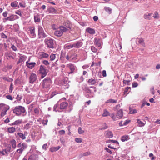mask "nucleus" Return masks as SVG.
I'll return each instance as SVG.
<instances>
[{"label": "nucleus", "mask_w": 160, "mask_h": 160, "mask_svg": "<svg viewBox=\"0 0 160 160\" xmlns=\"http://www.w3.org/2000/svg\"><path fill=\"white\" fill-rule=\"evenodd\" d=\"M24 149L23 148H20L17 149L14 153V157L15 159L18 160L21 155Z\"/></svg>", "instance_id": "obj_8"}, {"label": "nucleus", "mask_w": 160, "mask_h": 160, "mask_svg": "<svg viewBox=\"0 0 160 160\" xmlns=\"http://www.w3.org/2000/svg\"><path fill=\"white\" fill-rule=\"evenodd\" d=\"M67 30L66 28L63 26H60L57 28L54 32V35L58 37L61 36L63 32H66Z\"/></svg>", "instance_id": "obj_2"}, {"label": "nucleus", "mask_w": 160, "mask_h": 160, "mask_svg": "<svg viewBox=\"0 0 160 160\" xmlns=\"http://www.w3.org/2000/svg\"><path fill=\"white\" fill-rule=\"evenodd\" d=\"M50 57L51 61H53L55 58L56 55L54 54H51Z\"/></svg>", "instance_id": "obj_52"}, {"label": "nucleus", "mask_w": 160, "mask_h": 160, "mask_svg": "<svg viewBox=\"0 0 160 160\" xmlns=\"http://www.w3.org/2000/svg\"><path fill=\"white\" fill-rule=\"evenodd\" d=\"M60 148V146H58L54 147H52L50 148V151L52 152H53L58 151Z\"/></svg>", "instance_id": "obj_38"}, {"label": "nucleus", "mask_w": 160, "mask_h": 160, "mask_svg": "<svg viewBox=\"0 0 160 160\" xmlns=\"http://www.w3.org/2000/svg\"><path fill=\"white\" fill-rule=\"evenodd\" d=\"M39 73L41 74V78L42 79L45 77L47 74V70L46 69L44 66L41 65L39 70Z\"/></svg>", "instance_id": "obj_6"}, {"label": "nucleus", "mask_w": 160, "mask_h": 160, "mask_svg": "<svg viewBox=\"0 0 160 160\" xmlns=\"http://www.w3.org/2000/svg\"><path fill=\"white\" fill-rule=\"evenodd\" d=\"M86 31L87 32L91 34H94L95 33V31L94 29L88 27L86 29Z\"/></svg>", "instance_id": "obj_16"}, {"label": "nucleus", "mask_w": 160, "mask_h": 160, "mask_svg": "<svg viewBox=\"0 0 160 160\" xmlns=\"http://www.w3.org/2000/svg\"><path fill=\"white\" fill-rule=\"evenodd\" d=\"M136 42L143 46H144V43L143 39L142 38H138L137 39Z\"/></svg>", "instance_id": "obj_33"}, {"label": "nucleus", "mask_w": 160, "mask_h": 160, "mask_svg": "<svg viewBox=\"0 0 160 160\" xmlns=\"http://www.w3.org/2000/svg\"><path fill=\"white\" fill-rule=\"evenodd\" d=\"M94 44L98 47L101 46V44L100 42V39L98 38H94Z\"/></svg>", "instance_id": "obj_20"}, {"label": "nucleus", "mask_w": 160, "mask_h": 160, "mask_svg": "<svg viewBox=\"0 0 160 160\" xmlns=\"http://www.w3.org/2000/svg\"><path fill=\"white\" fill-rule=\"evenodd\" d=\"M37 79V75L36 74L32 73L29 78V82L33 83Z\"/></svg>", "instance_id": "obj_9"}, {"label": "nucleus", "mask_w": 160, "mask_h": 160, "mask_svg": "<svg viewBox=\"0 0 160 160\" xmlns=\"http://www.w3.org/2000/svg\"><path fill=\"white\" fill-rule=\"evenodd\" d=\"M42 63L46 65H48L50 64L48 61L47 60H44L43 61Z\"/></svg>", "instance_id": "obj_60"}, {"label": "nucleus", "mask_w": 160, "mask_h": 160, "mask_svg": "<svg viewBox=\"0 0 160 160\" xmlns=\"http://www.w3.org/2000/svg\"><path fill=\"white\" fill-rule=\"evenodd\" d=\"M90 152L89 151H88L82 153H81V155L82 156H87L90 155Z\"/></svg>", "instance_id": "obj_49"}, {"label": "nucleus", "mask_w": 160, "mask_h": 160, "mask_svg": "<svg viewBox=\"0 0 160 160\" xmlns=\"http://www.w3.org/2000/svg\"><path fill=\"white\" fill-rule=\"evenodd\" d=\"M88 83L90 85H94L96 82V80L95 78H91L88 79Z\"/></svg>", "instance_id": "obj_27"}, {"label": "nucleus", "mask_w": 160, "mask_h": 160, "mask_svg": "<svg viewBox=\"0 0 160 160\" xmlns=\"http://www.w3.org/2000/svg\"><path fill=\"white\" fill-rule=\"evenodd\" d=\"M30 37L32 38H34L36 37V34L35 33V28L34 27H31L29 28Z\"/></svg>", "instance_id": "obj_11"}, {"label": "nucleus", "mask_w": 160, "mask_h": 160, "mask_svg": "<svg viewBox=\"0 0 160 160\" xmlns=\"http://www.w3.org/2000/svg\"><path fill=\"white\" fill-rule=\"evenodd\" d=\"M67 67L69 68L71 71L70 73H72L73 72L76 68V66L74 64L72 63L68 64L67 65Z\"/></svg>", "instance_id": "obj_10"}, {"label": "nucleus", "mask_w": 160, "mask_h": 160, "mask_svg": "<svg viewBox=\"0 0 160 160\" xmlns=\"http://www.w3.org/2000/svg\"><path fill=\"white\" fill-rule=\"evenodd\" d=\"M105 10L108 13L110 14L112 12V9L109 7H105Z\"/></svg>", "instance_id": "obj_42"}, {"label": "nucleus", "mask_w": 160, "mask_h": 160, "mask_svg": "<svg viewBox=\"0 0 160 160\" xmlns=\"http://www.w3.org/2000/svg\"><path fill=\"white\" fill-rule=\"evenodd\" d=\"M22 120L21 119H18L15 121L14 122L10 124V125H18L22 123Z\"/></svg>", "instance_id": "obj_23"}, {"label": "nucleus", "mask_w": 160, "mask_h": 160, "mask_svg": "<svg viewBox=\"0 0 160 160\" xmlns=\"http://www.w3.org/2000/svg\"><path fill=\"white\" fill-rule=\"evenodd\" d=\"M64 2V4L68 6H70V3L69 2L70 0H62Z\"/></svg>", "instance_id": "obj_45"}, {"label": "nucleus", "mask_w": 160, "mask_h": 160, "mask_svg": "<svg viewBox=\"0 0 160 160\" xmlns=\"http://www.w3.org/2000/svg\"><path fill=\"white\" fill-rule=\"evenodd\" d=\"M106 102H112L116 103L117 102V101L116 100L110 99L108 100Z\"/></svg>", "instance_id": "obj_50"}, {"label": "nucleus", "mask_w": 160, "mask_h": 160, "mask_svg": "<svg viewBox=\"0 0 160 160\" xmlns=\"http://www.w3.org/2000/svg\"><path fill=\"white\" fill-rule=\"evenodd\" d=\"M70 58H71V61L72 60H76L77 58V54L74 53L72 55H70Z\"/></svg>", "instance_id": "obj_31"}, {"label": "nucleus", "mask_w": 160, "mask_h": 160, "mask_svg": "<svg viewBox=\"0 0 160 160\" xmlns=\"http://www.w3.org/2000/svg\"><path fill=\"white\" fill-rule=\"evenodd\" d=\"M29 60L30 59L28 60L26 62V65L29 68L32 69L34 67L36 64V63L35 62H28Z\"/></svg>", "instance_id": "obj_13"}, {"label": "nucleus", "mask_w": 160, "mask_h": 160, "mask_svg": "<svg viewBox=\"0 0 160 160\" xmlns=\"http://www.w3.org/2000/svg\"><path fill=\"white\" fill-rule=\"evenodd\" d=\"M152 13H149L148 15H145L144 16V18L145 19H150V17L152 16Z\"/></svg>", "instance_id": "obj_47"}, {"label": "nucleus", "mask_w": 160, "mask_h": 160, "mask_svg": "<svg viewBox=\"0 0 160 160\" xmlns=\"http://www.w3.org/2000/svg\"><path fill=\"white\" fill-rule=\"evenodd\" d=\"M34 21L35 22H38L40 21V19L39 15L38 14H36L34 16Z\"/></svg>", "instance_id": "obj_32"}, {"label": "nucleus", "mask_w": 160, "mask_h": 160, "mask_svg": "<svg viewBox=\"0 0 160 160\" xmlns=\"http://www.w3.org/2000/svg\"><path fill=\"white\" fill-rule=\"evenodd\" d=\"M59 104L58 102L55 104L53 107V110L56 112H61L60 109L59 108Z\"/></svg>", "instance_id": "obj_19"}, {"label": "nucleus", "mask_w": 160, "mask_h": 160, "mask_svg": "<svg viewBox=\"0 0 160 160\" xmlns=\"http://www.w3.org/2000/svg\"><path fill=\"white\" fill-rule=\"evenodd\" d=\"M103 117H107L110 115V113L106 109L104 110L103 112L102 115Z\"/></svg>", "instance_id": "obj_35"}, {"label": "nucleus", "mask_w": 160, "mask_h": 160, "mask_svg": "<svg viewBox=\"0 0 160 160\" xmlns=\"http://www.w3.org/2000/svg\"><path fill=\"white\" fill-rule=\"evenodd\" d=\"M153 17L155 19H158L159 18V16L157 11H155L154 12Z\"/></svg>", "instance_id": "obj_44"}, {"label": "nucleus", "mask_w": 160, "mask_h": 160, "mask_svg": "<svg viewBox=\"0 0 160 160\" xmlns=\"http://www.w3.org/2000/svg\"><path fill=\"white\" fill-rule=\"evenodd\" d=\"M13 84L12 83L10 86L9 88V92L10 93H11L13 89Z\"/></svg>", "instance_id": "obj_55"}, {"label": "nucleus", "mask_w": 160, "mask_h": 160, "mask_svg": "<svg viewBox=\"0 0 160 160\" xmlns=\"http://www.w3.org/2000/svg\"><path fill=\"white\" fill-rule=\"evenodd\" d=\"M65 48L67 49H70V48H74V44H70V45H66L65 46Z\"/></svg>", "instance_id": "obj_46"}, {"label": "nucleus", "mask_w": 160, "mask_h": 160, "mask_svg": "<svg viewBox=\"0 0 160 160\" xmlns=\"http://www.w3.org/2000/svg\"><path fill=\"white\" fill-rule=\"evenodd\" d=\"M64 25L68 28H70L71 22L70 21H67L63 23Z\"/></svg>", "instance_id": "obj_36"}, {"label": "nucleus", "mask_w": 160, "mask_h": 160, "mask_svg": "<svg viewBox=\"0 0 160 160\" xmlns=\"http://www.w3.org/2000/svg\"><path fill=\"white\" fill-rule=\"evenodd\" d=\"M11 48L12 49V50L14 51H16L17 50V48L16 47L13 45H12L11 47Z\"/></svg>", "instance_id": "obj_64"}, {"label": "nucleus", "mask_w": 160, "mask_h": 160, "mask_svg": "<svg viewBox=\"0 0 160 160\" xmlns=\"http://www.w3.org/2000/svg\"><path fill=\"white\" fill-rule=\"evenodd\" d=\"M9 109V106L3 103L0 104V110H2L0 115L3 117L7 114V112Z\"/></svg>", "instance_id": "obj_3"}, {"label": "nucleus", "mask_w": 160, "mask_h": 160, "mask_svg": "<svg viewBox=\"0 0 160 160\" xmlns=\"http://www.w3.org/2000/svg\"><path fill=\"white\" fill-rule=\"evenodd\" d=\"M10 143L11 145L12 148L15 149L16 147V142L14 139H12L10 141Z\"/></svg>", "instance_id": "obj_24"}, {"label": "nucleus", "mask_w": 160, "mask_h": 160, "mask_svg": "<svg viewBox=\"0 0 160 160\" xmlns=\"http://www.w3.org/2000/svg\"><path fill=\"white\" fill-rule=\"evenodd\" d=\"M16 130V128L14 127H11L8 128V131L10 133H12Z\"/></svg>", "instance_id": "obj_34"}, {"label": "nucleus", "mask_w": 160, "mask_h": 160, "mask_svg": "<svg viewBox=\"0 0 160 160\" xmlns=\"http://www.w3.org/2000/svg\"><path fill=\"white\" fill-rule=\"evenodd\" d=\"M84 131L82 129L81 127H79L78 128V132L79 134H82L84 132Z\"/></svg>", "instance_id": "obj_59"}, {"label": "nucleus", "mask_w": 160, "mask_h": 160, "mask_svg": "<svg viewBox=\"0 0 160 160\" xmlns=\"http://www.w3.org/2000/svg\"><path fill=\"white\" fill-rule=\"evenodd\" d=\"M38 35L39 38H41L42 37L45 38L48 36V35L44 32L42 28L40 26H38Z\"/></svg>", "instance_id": "obj_7"}, {"label": "nucleus", "mask_w": 160, "mask_h": 160, "mask_svg": "<svg viewBox=\"0 0 160 160\" xmlns=\"http://www.w3.org/2000/svg\"><path fill=\"white\" fill-rule=\"evenodd\" d=\"M132 87L135 88L138 86V83L136 82H134L132 83Z\"/></svg>", "instance_id": "obj_63"}, {"label": "nucleus", "mask_w": 160, "mask_h": 160, "mask_svg": "<svg viewBox=\"0 0 160 160\" xmlns=\"http://www.w3.org/2000/svg\"><path fill=\"white\" fill-rule=\"evenodd\" d=\"M58 132L60 135H64L65 133V131L64 130H62L59 131Z\"/></svg>", "instance_id": "obj_61"}, {"label": "nucleus", "mask_w": 160, "mask_h": 160, "mask_svg": "<svg viewBox=\"0 0 160 160\" xmlns=\"http://www.w3.org/2000/svg\"><path fill=\"white\" fill-rule=\"evenodd\" d=\"M27 133V132H25L24 134H23L21 132H19L18 133V135L19 136L22 140H24L26 138L25 133Z\"/></svg>", "instance_id": "obj_26"}, {"label": "nucleus", "mask_w": 160, "mask_h": 160, "mask_svg": "<svg viewBox=\"0 0 160 160\" xmlns=\"http://www.w3.org/2000/svg\"><path fill=\"white\" fill-rule=\"evenodd\" d=\"M13 112L18 116H24L27 114L25 108L21 106L15 107L13 110Z\"/></svg>", "instance_id": "obj_1"}, {"label": "nucleus", "mask_w": 160, "mask_h": 160, "mask_svg": "<svg viewBox=\"0 0 160 160\" xmlns=\"http://www.w3.org/2000/svg\"><path fill=\"white\" fill-rule=\"evenodd\" d=\"M73 44L74 48H78L82 46L83 45V43L82 42L79 41Z\"/></svg>", "instance_id": "obj_18"}, {"label": "nucleus", "mask_w": 160, "mask_h": 160, "mask_svg": "<svg viewBox=\"0 0 160 160\" xmlns=\"http://www.w3.org/2000/svg\"><path fill=\"white\" fill-rule=\"evenodd\" d=\"M15 13L19 15L21 17L22 16V12L20 10H18L15 12Z\"/></svg>", "instance_id": "obj_62"}, {"label": "nucleus", "mask_w": 160, "mask_h": 160, "mask_svg": "<svg viewBox=\"0 0 160 160\" xmlns=\"http://www.w3.org/2000/svg\"><path fill=\"white\" fill-rule=\"evenodd\" d=\"M91 49L92 51L94 52H96L97 51V49L93 46H91Z\"/></svg>", "instance_id": "obj_56"}, {"label": "nucleus", "mask_w": 160, "mask_h": 160, "mask_svg": "<svg viewBox=\"0 0 160 160\" xmlns=\"http://www.w3.org/2000/svg\"><path fill=\"white\" fill-rule=\"evenodd\" d=\"M17 147L18 148H23L24 149V148H26V146H25V145L24 143L21 144V143H19L18 144Z\"/></svg>", "instance_id": "obj_40"}, {"label": "nucleus", "mask_w": 160, "mask_h": 160, "mask_svg": "<svg viewBox=\"0 0 160 160\" xmlns=\"http://www.w3.org/2000/svg\"><path fill=\"white\" fill-rule=\"evenodd\" d=\"M68 103L66 102H63L59 104V108L61 110L66 108L68 106Z\"/></svg>", "instance_id": "obj_14"}, {"label": "nucleus", "mask_w": 160, "mask_h": 160, "mask_svg": "<svg viewBox=\"0 0 160 160\" xmlns=\"http://www.w3.org/2000/svg\"><path fill=\"white\" fill-rule=\"evenodd\" d=\"M26 57L25 56H22L20 57V58L18 60V63L22 62L24 60Z\"/></svg>", "instance_id": "obj_41"}, {"label": "nucleus", "mask_w": 160, "mask_h": 160, "mask_svg": "<svg viewBox=\"0 0 160 160\" xmlns=\"http://www.w3.org/2000/svg\"><path fill=\"white\" fill-rule=\"evenodd\" d=\"M129 136H123L121 138V140L122 142H124L125 141L128 140L129 139Z\"/></svg>", "instance_id": "obj_37"}, {"label": "nucleus", "mask_w": 160, "mask_h": 160, "mask_svg": "<svg viewBox=\"0 0 160 160\" xmlns=\"http://www.w3.org/2000/svg\"><path fill=\"white\" fill-rule=\"evenodd\" d=\"M5 19L7 21H13L15 20V18L14 15H12L5 18Z\"/></svg>", "instance_id": "obj_29"}, {"label": "nucleus", "mask_w": 160, "mask_h": 160, "mask_svg": "<svg viewBox=\"0 0 160 160\" xmlns=\"http://www.w3.org/2000/svg\"><path fill=\"white\" fill-rule=\"evenodd\" d=\"M110 116H111V118H112V119H113V120L114 121H115L117 120V117H116V116H115L114 113H112L110 115Z\"/></svg>", "instance_id": "obj_43"}, {"label": "nucleus", "mask_w": 160, "mask_h": 160, "mask_svg": "<svg viewBox=\"0 0 160 160\" xmlns=\"http://www.w3.org/2000/svg\"><path fill=\"white\" fill-rule=\"evenodd\" d=\"M137 122L138 124V126L140 127H142L144 126L146 122L144 121L145 123L142 122L140 119H137Z\"/></svg>", "instance_id": "obj_25"}, {"label": "nucleus", "mask_w": 160, "mask_h": 160, "mask_svg": "<svg viewBox=\"0 0 160 160\" xmlns=\"http://www.w3.org/2000/svg\"><path fill=\"white\" fill-rule=\"evenodd\" d=\"M34 112L36 115H38L39 113V109L36 108L34 109Z\"/></svg>", "instance_id": "obj_58"}, {"label": "nucleus", "mask_w": 160, "mask_h": 160, "mask_svg": "<svg viewBox=\"0 0 160 160\" xmlns=\"http://www.w3.org/2000/svg\"><path fill=\"white\" fill-rule=\"evenodd\" d=\"M52 83V81L49 77L46 78L43 81L42 85L43 88L49 89Z\"/></svg>", "instance_id": "obj_4"}, {"label": "nucleus", "mask_w": 160, "mask_h": 160, "mask_svg": "<svg viewBox=\"0 0 160 160\" xmlns=\"http://www.w3.org/2000/svg\"><path fill=\"white\" fill-rule=\"evenodd\" d=\"M28 160H39V157L37 154H33L30 155L28 159Z\"/></svg>", "instance_id": "obj_12"}, {"label": "nucleus", "mask_w": 160, "mask_h": 160, "mask_svg": "<svg viewBox=\"0 0 160 160\" xmlns=\"http://www.w3.org/2000/svg\"><path fill=\"white\" fill-rule=\"evenodd\" d=\"M85 91H86V92L87 93V94H86L85 95H86V96L87 97H89V98H92V97H93V96L92 95H89L88 93V94H92V92H91V90L89 89V88H85Z\"/></svg>", "instance_id": "obj_15"}, {"label": "nucleus", "mask_w": 160, "mask_h": 160, "mask_svg": "<svg viewBox=\"0 0 160 160\" xmlns=\"http://www.w3.org/2000/svg\"><path fill=\"white\" fill-rule=\"evenodd\" d=\"M123 112L122 110L120 109L118 111L117 115V118L118 119L121 118L123 116Z\"/></svg>", "instance_id": "obj_21"}, {"label": "nucleus", "mask_w": 160, "mask_h": 160, "mask_svg": "<svg viewBox=\"0 0 160 160\" xmlns=\"http://www.w3.org/2000/svg\"><path fill=\"white\" fill-rule=\"evenodd\" d=\"M131 82V80L130 79L128 80H124L123 81V82L124 84H127L128 85H129L130 84V82Z\"/></svg>", "instance_id": "obj_48"}, {"label": "nucleus", "mask_w": 160, "mask_h": 160, "mask_svg": "<svg viewBox=\"0 0 160 160\" xmlns=\"http://www.w3.org/2000/svg\"><path fill=\"white\" fill-rule=\"evenodd\" d=\"M54 40L51 38H46L44 40V42L47 46L48 48H54Z\"/></svg>", "instance_id": "obj_5"}, {"label": "nucleus", "mask_w": 160, "mask_h": 160, "mask_svg": "<svg viewBox=\"0 0 160 160\" xmlns=\"http://www.w3.org/2000/svg\"><path fill=\"white\" fill-rule=\"evenodd\" d=\"M105 134L106 136L108 138H111L113 136L112 133L110 131H107L105 132Z\"/></svg>", "instance_id": "obj_28"}, {"label": "nucleus", "mask_w": 160, "mask_h": 160, "mask_svg": "<svg viewBox=\"0 0 160 160\" xmlns=\"http://www.w3.org/2000/svg\"><path fill=\"white\" fill-rule=\"evenodd\" d=\"M31 127V125L29 123H27L24 126V129L28 130Z\"/></svg>", "instance_id": "obj_51"}, {"label": "nucleus", "mask_w": 160, "mask_h": 160, "mask_svg": "<svg viewBox=\"0 0 160 160\" xmlns=\"http://www.w3.org/2000/svg\"><path fill=\"white\" fill-rule=\"evenodd\" d=\"M18 4L17 2L15 1L11 3V6L12 7H18Z\"/></svg>", "instance_id": "obj_39"}, {"label": "nucleus", "mask_w": 160, "mask_h": 160, "mask_svg": "<svg viewBox=\"0 0 160 160\" xmlns=\"http://www.w3.org/2000/svg\"><path fill=\"white\" fill-rule=\"evenodd\" d=\"M5 55L6 56L7 58L8 59L11 58H12L13 56L11 55H10L9 54H8L7 53H5Z\"/></svg>", "instance_id": "obj_57"}, {"label": "nucleus", "mask_w": 160, "mask_h": 160, "mask_svg": "<svg viewBox=\"0 0 160 160\" xmlns=\"http://www.w3.org/2000/svg\"><path fill=\"white\" fill-rule=\"evenodd\" d=\"M105 150L107 152L110 154H112L114 152L113 151L111 150L108 148H105Z\"/></svg>", "instance_id": "obj_54"}, {"label": "nucleus", "mask_w": 160, "mask_h": 160, "mask_svg": "<svg viewBox=\"0 0 160 160\" xmlns=\"http://www.w3.org/2000/svg\"><path fill=\"white\" fill-rule=\"evenodd\" d=\"M75 141L76 142L78 143H81L82 142V140L81 138H75Z\"/></svg>", "instance_id": "obj_53"}, {"label": "nucleus", "mask_w": 160, "mask_h": 160, "mask_svg": "<svg viewBox=\"0 0 160 160\" xmlns=\"http://www.w3.org/2000/svg\"><path fill=\"white\" fill-rule=\"evenodd\" d=\"M49 56V55L44 52H42L40 54L39 57L41 59L43 58H47Z\"/></svg>", "instance_id": "obj_17"}, {"label": "nucleus", "mask_w": 160, "mask_h": 160, "mask_svg": "<svg viewBox=\"0 0 160 160\" xmlns=\"http://www.w3.org/2000/svg\"><path fill=\"white\" fill-rule=\"evenodd\" d=\"M48 11L50 13H56L57 12V10L52 7L48 9Z\"/></svg>", "instance_id": "obj_22"}, {"label": "nucleus", "mask_w": 160, "mask_h": 160, "mask_svg": "<svg viewBox=\"0 0 160 160\" xmlns=\"http://www.w3.org/2000/svg\"><path fill=\"white\" fill-rule=\"evenodd\" d=\"M11 148L10 146H7L6 149H4L5 153H6L7 155H8L9 153L11 152Z\"/></svg>", "instance_id": "obj_30"}]
</instances>
